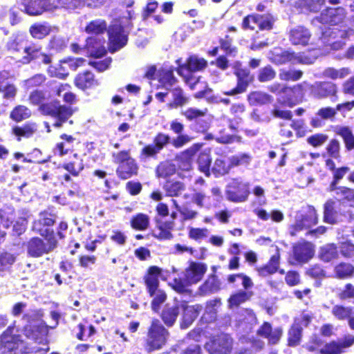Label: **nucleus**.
I'll return each mask as SVG.
<instances>
[{
    "mask_svg": "<svg viewBox=\"0 0 354 354\" xmlns=\"http://www.w3.org/2000/svg\"><path fill=\"white\" fill-rule=\"evenodd\" d=\"M46 243H44L41 239L32 238L27 243V252L28 255L32 257H39L44 254H48L53 251L57 244V241L54 236H50L46 238Z\"/></svg>",
    "mask_w": 354,
    "mask_h": 354,
    "instance_id": "9d476101",
    "label": "nucleus"
},
{
    "mask_svg": "<svg viewBox=\"0 0 354 354\" xmlns=\"http://www.w3.org/2000/svg\"><path fill=\"white\" fill-rule=\"evenodd\" d=\"M40 111L46 115H50L56 119L53 126L59 128L73 115V110L71 107L57 105L54 103L43 104L40 106Z\"/></svg>",
    "mask_w": 354,
    "mask_h": 354,
    "instance_id": "6e6552de",
    "label": "nucleus"
},
{
    "mask_svg": "<svg viewBox=\"0 0 354 354\" xmlns=\"http://www.w3.org/2000/svg\"><path fill=\"white\" fill-rule=\"evenodd\" d=\"M210 163V150L209 149H206L200 153L198 159V164L200 171L207 176H209Z\"/></svg>",
    "mask_w": 354,
    "mask_h": 354,
    "instance_id": "a18cd8bd",
    "label": "nucleus"
},
{
    "mask_svg": "<svg viewBox=\"0 0 354 354\" xmlns=\"http://www.w3.org/2000/svg\"><path fill=\"white\" fill-rule=\"evenodd\" d=\"M310 321L308 315H303L301 319H297L288 333V342L290 346L299 343L301 335V326H306Z\"/></svg>",
    "mask_w": 354,
    "mask_h": 354,
    "instance_id": "4be33fe9",
    "label": "nucleus"
},
{
    "mask_svg": "<svg viewBox=\"0 0 354 354\" xmlns=\"http://www.w3.org/2000/svg\"><path fill=\"white\" fill-rule=\"evenodd\" d=\"M62 167L73 176H77L84 167L83 159L75 153L68 161L63 163Z\"/></svg>",
    "mask_w": 354,
    "mask_h": 354,
    "instance_id": "bb28decb",
    "label": "nucleus"
},
{
    "mask_svg": "<svg viewBox=\"0 0 354 354\" xmlns=\"http://www.w3.org/2000/svg\"><path fill=\"white\" fill-rule=\"evenodd\" d=\"M113 161L119 165L116 173L120 178H129L138 172V166L135 160L127 151L113 153Z\"/></svg>",
    "mask_w": 354,
    "mask_h": 354,
    "instance_id": "423d86ee",
    "label": "nucleus"
},
{
    "mask_svg": "<svg viewBox=\"0 0 354 354\" xmlns=\"http://www.w3.org/2000/svg\"><path fill=\"white\" fill-rule=\"evenodd\" d=\"M37 131L35 123H28L23 127H15L12 129L13 133L19 137L29 138Z\"/></svg>",
    "mask_w": 354,
    "mask_h": 354,
    "instance_id": "603ef678",
    "label": "nucleus"
},
{
    "mask_svg": "<svg viewBox=\"0 0 354 354\" xmlns=\"http://www.w3.org/2000/svg\"><path fill=\"white\" fill-rule=\"evenodd\" d=\"M161 274L160 268L157 266L149 268L147 274L145 277V282L148 292H153V290L159 288V276Z\"/></svg>",
    "mask_w": 354,
    "mask_h": 354,
    "instance_id": "c756f323",
    "label": "nucleus"
},
{
    "mask_svg": "<svg viewBox=\"0 0 354 354\" xmlns=\"http://www.w3.org/2000/svg\"><path fill=\"white\" fill-rule=\"evenodd\" d=\"M312 94L318 98L335 96L337 88L336 84L332 82H316L310 86Z\"/></svg>",
    "mask_w": 354,
    "mask_h": 354,
    "instance_id": "b1692460",
    "label": "nucleus"
},
{
    "mask_svg": "<svg viewBox=\"0 0 354 354\" xmlns=\"http://www.w3.org/2000/svg\"><path fill=\"white\" fill-rule=\"evenodd\" d=\"M206 66V60L203 58L193 55L187 60V65H179L178 73L180 75L185 77V78H186V81L192 84L194 78L192 77H189L190 72L201 71L205 68Z\"/></svg>",
    "mask_w": 354,
    "mask_h": 354,
    "instance_id": "2eb2a0df",
    "label": "nucleus"
},
{
    "mask_svg": "<svg viewBox=\"0 0 354 354\" xmlns=\"http://www.w3.org/2000/svg\"><path fill=\"white\" fill-rule=\"evenodd\" d=\"M230 168L231 167L230 163L229 165H227L224 160L221 159H216L214 163L212 170L216 176H223L228 173Z\"/></svg>",
    "mask_w": 354,
    "mask_h": 354,
    "instance_id": "0e129e2a",
    "label": "nucleus"
},
{
    "mask_svg": "<svg viewBox=\"0 0 354 354\" xmlns=\"http://www.w3.org/2000/svg\"><path fill=\"white\" fill-rule=\"evenodd\" d=\"M180 354H201V348L196 342L189 344L184 340L180 346Z\"/></svg>",
    "mask_w": 354,
    "mask_h": 354,
    "instance_id": "69168bd1",
    "label": "nucleus"
},
{
    "mask_svg": "<svg viewBox=\"0 0 354 354\" xmlns=\"http://www.w3.org/2000/svg\"><path fill=\"white\" fill-rule=\"evenodd\" d=\"M220 288V283L214 275L210 276L200 287L203 295H208L217 292Z\"/></svg>",
    "mask_w": 354,
    "mask_h": 354,
    "instance_id": "c03bdc74",
    "label": "nucleus"
},
{
    "mask_svg": "<svg viewBox=\"0 0 354 354\" xmlns=\"http://www.w3.org/2000/svg\"><path fill=\"white\" fill-rule=\"evenodd\" d=\"M150 297H153L151 308L154 312H158L161 305L166 301L167 295L162 290L158 288L153 290V292H148Z\"/></svg>",
    "mask_w": 354,
    "mask_h": 354,
    "instance_id": "37998d69",
    "label": "nucleus"
},
{
    "mask_svg": "<svg viewBox=\"0 0 354 354\" xmlns=\"http://www.w3.org/2000/svg\"><path fill=\"white\" fill-rule=\"evenodd\" d=\"M60 139L61 141L56 144L54 153L59 156H64L73 148L75 138L71 135L64 133L60 136Z\"/></svg>",
    "mask_w": 354,
    "mask_h": 354,
    "instance_id": "c85d7f7f",
    "label": "nucleus"
},
{
    "mask_svg": "<svg viewBox=\"0 0 354 354\" xmlns=\"http://www.w3.org/2000/svg\"><path fill=\"white\" fill-rule=\"evenodd\" d=\"M258 335L268 339L270 344H277L282 335V330L281 328H272L271 325L265 322L261 328L258 330Z\"/></svg>",
    "mask_w": 354,
    "mask_h": 354,
    "instance_id": "a878e982",
    "label": "nucleus"
},
{
    "mask_svg": "<svg viewBox=\"0 0 354 354\" xmlns=\"http://www.w3.org/2000/svg\"><path fill=\"white\" fill-rule=\"evenodd\" d=\"M124 21H127L126 17H123L121 21H114L108 30L109 50L111 53L120 50L127 43V34L124 30L127 25Z\"/></svg>",
    "mask_w": 354,
    "mask_h": 354,
    "instance_id": "20e7f679",
    "label": "nucleus"
},
{
    "mask_svg": "<svg viewBox=\"0 0 354 354\" xmlns=\"http://www.w3.org/2000/svg\"><path fill=\"white\" fill-rule=\"evenodd\" d=\"M180 307L183 310L180 322V327L183 329L187 328L193 323L203 308L201 304L189 306L186 302H182Z\"/></svg>",
    "mask_w": 354,
    "mask_h": 354,
    "instance_id": "a211bd4d",
    "label": "nucleus"
},
{
    "mask_svg": "<svg viewBox=\"0 0 354 354\" xmlns=\"http://www.w3.org/2000/svg\"><path fill=\"white\" fill-rule=\"evenodd\" d=\"M31 115L30 110L23 105L16 106L10 113V118L16 121L20 122L28 118Z\"/></svg>",
    "mask_w": 354,
    "mask_h": 354,
    "instance_id": "6e6d98bb",
    "label": "nucleus"
},
{
    "mask_svg": "<svg viewBox=\"0 0 354 354\" xmlns=\"http://www.w3.org/2000/svg\"><path fill=\"white\" fill-rule=\"evenodd\" d=\"M54 325L48 326L41 319V315L36 310L26 313L23 319L27 324L24 326V334L35 341L39 345L28 348L19 336L12 335L14 328L9 327L1 337V354H45L48 350L47 335L48 328H53L58 324L59 315L55 311L50 313Z\"/></svg>",
    "mask_w": 354,
    "mask_h": 354,
    "instance_id": "f257e3e1",
    "label": "nucleus"
},
{
    "mask_svg": "<svg viewBox=\"0 0 354 354\" xmlns=\"http://www.w3.org/2000/svg\"><path fill=\"white\" fill-rule=\"evenodd\" d=\"M158 78V82L167 90L171 89L176 81L170 67H164L159 70Z\"/></svg>",
    "mask_w": 354,
    "mask_h": 354,
    "instance_id": "2f4dec72",
    "label": "nucleus"
},
{
    "mask_svg": "<svg viewBox=\"0 0 354 354\" xmlns=\"http://www.w3.org/2000/svg\"><path fill=\"white\" fill-rule=\"evenodd\" d=\"M164 189L167 196H178L185 191V186L180 181H169L165 185Z\"/></svg>",
    "mask_w": 354,
    "mask_h": 354,
    "instance_id": "49530a36",
    "label": "nucleus"
},
{
    "mask_svg": "<svg viewBox=\"0 0 354 354\" xmlns=\"http://www.w3.org/2000/svg\"><path fill=\"white\" fill-rule=\"evenodd\" d=\"M248 100L251 105H263L272 102V97L261 91H253L248 95Z\"/></svg>",
    "mask_w": 354,
    "mask_h": 354,
    "instance_id": "4c0bfd02",
    "label": "nucleus"
},
{
    "mask_svg": "<svg viewBox=\"0 0 354 354\" xmlns=\"http://www.w3.org/2000/svg\"><path fill=\"white\" fill-rule=\"evenodd\" d=\"M28 51V55L22 57L21 62L23 64H29L32 60L36 59L45 64L51 62V56L41 52V48L35 44H32V48H26Z\"/></svg>",
    "mask_w": 354,
    "mask_h": 354,
    "instance_id": "393cba45",
    "label": "nucleus"
},
{
    "mask_svg": "<svg viewBox=\"0 0 354 354\" xmlns=\"http://www.w3.org/2000/svg\"><path fill=\"white\" fill-rule=\"evenodd\" d=\"M149 225V217L145 214H138L131 221V227L137 230H145Z\"/></svg>",
    "mask_w": 354,
    "mask_h": 354,
    "instance_id": "de8ad7c7",
    "label": "nucleus"
},
{
    "mask_svg": "<svg viewBox=\"0 0 354 354\" xmlns=\"http://www.w3.org/2000/svg\"><path fill=\"white\" fill-rule=\"evenodd\" d=\"M58 66H50L48 68V73L51 77H58L59 79H64L68 74L65 69V66L63 62H61Z\"/></svg>",
    "mask_w": 354,
    "mask_h": 354,
    "instance_id": "338daca9",
    "label": "nucleus"
},
{
    "mask_svg": "<svg viewBox=\"0 0 354 354\" xmlns=\"http://www.w3.org/2000/svg\"><path fill=\"white\" fill-rule=\"evenodd\" d=\"M51 31L50 26L46 23H35L32 24L29 29L30 35L38 39H41L49 35Z\"/></svg>",
    "mask_w": 354,
    "mask_h": 354,
    "instance_id": "f704fd0d",
    "label": "nucleus"
},
{
    "mask_svg": "<svg viewBox=\"0 0 354 354\" xmlns=\"http://www.w3.org/2000/svg\"><path fill=\"white\" fill-rule=\"evenodd\" d=\"M314 253V245L311 243L304 241L293 246V257L297 263L308 262L313 258Z\"/></svg>",
    "mask_w": 354,
    "mask_h": 354,
    "instance_id": "dca6fc26",
    "label": "nucleus"
},
{
    "mask_svg": "<svg viewBox=\"0 0 354 354\" xmlns=\"http://www.w3.org/2000/svg\"><path fill=\"white\" fill-rule=\"evenodd\" d=\"M105 39L100 36H93L86 39V48L91 57H100L106 53L104 46Z\"/></svg>",
    "mask_w": 354,
    "mask_h": 354,
    "instance_id": "aec40b11",
    "label": "nucleus"
},
{
    "mask_svg": "<svg viewBox=\"0 0 354 354\" xmlns=\"http://www.w3.org/2000/svg\"><path fill=\"white\" fill-rule=\"evenodd\" d=\"M172 95V101L167 104L169 109H176L187 104L189 98L186 97L183 90L179 87L169 89Z\"/></svg>",
    "mask_w": 354,
    "mask_h": 354,
    "instance_id": "473e14b6",
    "label": "nucleus"
},
{
    "mask_svg": "<svg viewBox=\"0 0 354 354\" xmlns=\"http://www.w3.org/2000/svg\"><path fill=\"white\" fill-rule=\"evenodd\" d=\"M335 273L337 278L344 279L354 275V267L346 263H341L335 266Z\"/></svg>",
    "mask_w": 354,
    "mask_h": 354,
    "instance_id": "3c124183",
    "label": "nucleus"
},
{
    "mask_svg": "<svg viewBox=\"0 0 354 354\" xmlns=\"http://www.w3.org/2000/svg\"><path fill=\"white\" fill-rule=\"evenodd\" d=\"M270 59L276 64H283L290 62L292 64H311L314 59L308 57L304 54L295 53L281 48H274L270 53Z\"/></svg>",
    "mask_w": 354,
    "mask_h": 354,
    "instance_id": "0eeeda50",
    "label": "nucleus"
},
{
    "mask_svg": "<svg viewBox=\"0 0 354 354\" xmlns=\"http://www.w3.org/2000/svg\"><path fill=\"white\" fill-rule=\"evenodd\" d=\"M342 352V346L340 345L339 340L333 341L326 344L320 350V353L322 354H340Z\"/></svg>",
    "mask_w": 354,
    "mask_h": 354,
    "instance_id": "680f3d73",
    "label": "nucleus"
},
{
    "mask_svg": "<svg viewBox=\"0 0 354 354\" xmlns=\"http://www.w3.org/2000/svg\"><path fill=\"white\" fill-rule=\"evenodd\" d=\"M207 271V266L202 263L192 262L185 271V279L189 284L198 283Z\"/></svg>",
    "mask_w": 354,
    "mask_h": 354,
    "instance_id": "5701e85b",
    "label": "nucleus"
},
{
    "mask_svg": "<svg viewBox=\"0 0 354 354\" xmlns=\"http://www.w3.org/2000/svg\"><path fill=\"white\" fill-rule=\"evenodd\" d=\"M324 3V0H299L298 6L310 12H317Z\"/></svg>",
    "mask_w": 354,
    "mask_h": 354,
    "instance_id": "4d7b16f0",
    "label": "nucleus"
},
{
    "mask_svg": "<svg viewBox=\"0 0 354 354\" xmlns=\"http://www.w3.org/2000/svg\"><path fill=\"white\" fill-rule=\"evenodd\" d=\"M55 0H23L21 10L29 15H39L57 9Z\"/></svg>",
    "mask_w": 354,
    "mask_h": 354,
    "instance_id": "9b49d317",
    "label": "nucleus"
},
{
    "mask_svg": "<svg viewBox=\"0 0 354 354\" xmlns=\"http://www.w3.org/2000/svg\"><path fill=\"white\" fill-rule=\"evenodd\" d=\"M234 74L237 77V85L231 91L225 92L226 95H235L244 93L252 80L250 71L246 68H236Z\"/></svg>",
    "mask_w": 354,
    "mask_h": 354,
    "instance_id": "f3484780",
    "label": "nucleus"
},
{
    "mask_svg": "<svg viewBox=\"0 0 354 354\" xmlns=\"http://www.w3.org/2000/svg\"><path fill=\"white\" fill-rule=\"evenodd\" d=\"M336 133L339 135L346 144V147L348 149L354 148V136L351 130L346 127H337Z\"/></svg>",
    "mask_w": 354,
    "mask_h": 354,
    "instance_id": "864d4df0",
    "label": "nucleus"
},
{
    "mask_svg": "<svg viewBox=\"0 0 354 354\" xmlns=\"http://www.w3.org/2000/svg\"><path fill=\"white\" fill-rule=\"evenodd\" d=\"M252 160V157L248 153H239L229 158L230 167L244 166L248 167Z\"/></svg>",
    "mask_w": 354,
    "mask_h": 354,
    "instance_id": "8fccbe9b",
    "label": "nucleus"
},
{
    "mask_svg": "<svg viewBox=\"0 0 354 354\" xmlns=\"http://www.w3.org/2000/svg\"><path fill=\"white\" fill-rule=\"evenodd\" d=\"M192 201L199 207L209 208V197L201 192H195L192 196Z\"/></svg>",
    "mask_w": 354,
    "mask_h": 354,
    "instance_id": "052dcab7",
    "label": "nucleus"
},
{
    "mask_svg": "<svg viewBox=\"0 0 354 354\" xmlns=\"http://www.w3.org/2000/svg\"><path fill=\"white\" fill-rule=\"evenodd\" d=\"M107 28V24L104 19H97L88 23L85 28V31L88 34L99 36L104 33Z\"/></svg>",
    "mask_w": 354,
    "mask_h": 354,
    "instance_id": "58836bf2",
    "label": "nucleus"
},
{
    "mask_svg": "<svg viewBox=\"0 0 354 354\" xmlns=\"http://www.w3.org/2000/svg\"><path fill=\"white\" fill-rule=\"evenodd\" d=\"M75 84L77 87L82 90L92 88L99 84L98 81L95 79L93 74L89 71L79 73L75 77Z\"/></svg>",
    "mask_w": 354,
    "mask_h": 354,
    "instance_id": "7c9ffc66",
    "label": "nucleus"
},
{
    "mask_svg": "<svg viewBox=\"0 0 354 354\" xmlns=\"http://www.w3.org/2000/svg\"><path fill=\"white\" fill-rule=\"evenodd\" d=\"M328 139V136L324 133H315L307 138V142L314 147H319L322 146Z\"/></svg>",
    "mask_w": 354,
    "mask_h": 354,
    "instance_id": "774afa93",
    "label": "nucleus"
},
{
    "mask_svg": "<svg viewBox=\"0 0 354 354\" xmlns=\"http://www.w3.org/2000/svg\"><path fill=\"white\" fill-rule=\"evenodd\" d=\"M310 37V30L303 26H295L289 31V40L293 45L306 46Z\"/></svg>",
    "mask_w": 354,
    "mask_h": 354,
    "instance_id": "412c9836",
    "label": "nucleus"
},
{
    "mask_svg": "<svg viewBox=\"0 0 354 354\" xmlns=\"http://www.w3.org/2000/svg\"><path fill=\"white\" fill-rule=\"evenodd\" d=\"M249 186V183L243 181L241 178L232 179L226 189L227 199L236 203L245 201L250 194Z\"/></svg>",
    "mask_w": 354,
    "mask_h": 354,
    "instance_id": "1a4fd4ad",
    "label": "nucleus"
},
{
    "mask_svg": "<svg viewBox=\"0 0 354 354\" xmlns=\"http://www.w3.org/2000/svg\"><path fill=\"white\" fill-rule=\"evenodd\" d=\"M168 331L158 319H154L148 331L146 348L151 352L160 349L166 343Z\"/></svg>",
    "mask_w": 354,
    "mask_h": 354,
    "instance_id": "39448f33",
    "label": "nucleus"
},
{
    "mask_svg": "<svg viewBox=\"0 0 354 354\" xmlns=\"http://www.w3.org/2000/svg\"><path fill=\"white\" fill-rule=\"evenodd\" d=\"M180 305L169 307L166 306L162 313V319L168 326H171L176 322L179 314Z\"/></svg>",
    "mask_w": 354,
    "mask_h": 354,
    "instance_id": "ea45409f",
    "label": "nucleus"
},
{
    "mask_svg": "<svg viewBox=\"0 0 354 354\" xmlns=\"http://www.w3.org/2000/svg\"><path fill=\"white\" fill-rule=\"evenodd\" d=\"M273 23V18L270 15H251L243 19L242 27L252 30H269L272 28Z\"/></svg>",
    "mask_w": 354,
    "mask_h": 354,
    "instance_id": "ddd939ff",
    "label": "nucleus"
},
{
    "mask_svg": "<svg viewBox=\"0 0 354 354\" xmlns=\"http://www.w3.org/2000/svg\"><path fill=\"white\" fill-rule=\"evenodd\" d=\"M351 73V70L348 68H342L339 69L328 68L324 71V76L332 80L343 79L350 75Z\"/></svg>",
    "mask_w": 354,
    "mask_h": 354,
    "instance_id": "09e8293b",
    "label": "nucleus"
},
{
    "mask_svg": "<svg viewBox=\"0 0 354 354\" xmlns=\"http://www.w3.org/2000/svg\"><path fill=\"white\" fill-rule=\"evenodd\" d=\"M208 235L209 230L207 228L190 227L188 232L189 238L196 241H201Z\"/></svg>",
    "mask_w": 354,
    "mask_h": 354,
    "instance_id": "bf43d9fd",
    "label": "nucleus"
},
{
    "mask_svg": "<svg viewBox=\"0 0 354 354\" xmlns=\"http://www.w3.org/2000/svg\"><path fill=\"white\" fill-rule=\"evenodd\" d=\"M322 36L320 41L325 48V50L328 53L330 50H337L342 48L346 42V40L354 35V30L352 28L345 26L322 28Z\"/></svg>",
    "mask_w": 354,
    "mask_h": 354,
    "instance_id": "f03ea898",
    "label": "nucleus"
},
{
    "mask_svg": "<svg viewBox=\"0 0 354 354\" xmlns=\"http://www.w3.org/2000/svg\"><path fill=\"white\" fill-rule=\"evenodd\" d=\"M78 333H77V337L80 340H86L88 337H91L95 333L94 326L90 325L86 327L84 325L80 324L77 326Z\"/></svg>",
    "mask_w": 354,
    "mask_h": 354,
    "instance_id": "e2e57ef3",
    "label": "nucleus"
},
{
    "mask_svg": "<svg viewBox=\"0 0 354 354\" xmlns=\"http://www.w3.org/2000/svg\"><path fill=\"white\" fill-rule=\"evenodd\" d=\"M221 305V301L220 299H214L208 301L206 304L203 319L209 322L214 321Z\"/></svg>",
    "mask_w": 354,
    "mask_h": 354,
    "instance_id": "72a5a7b5",
    "label": "nucleus"
},
{
    "mask_svg": "<svg viewBox=\"0 0 354 354\" xmlns=\"http://www.w3.org/2000/svg\"><path fill=\"white\" fill-rule=\"evenodd\" d=\"M253 295L252 291L240 290L232 295L228 299V305L230 308H236L241 304L249 300Z\"/></svg>",
    "mask_w": 354,
    "mask_h": 354,
    "instance_id": "e433bc0d",
    "label": "nucleus"
},
{
    "mask_svg": "<svg viewBox=\"0 0 354 354\" xmlns=\"http://www.w3.org/2000/svg\"><path fill=\"white\" fill-rule=\"evenodd\" d=\"M157 229L153 232V236L158 239L166 240L172 238L171 231L174 227V221H163L156 219Z\"/></svg>",
    "mask_w": 354,
    "mask_h": 354,
    "instance_id": "cd10ccee",
    "label": "nucleus"
},
{
    "mask_svg": "<svg viewBox=\"0 0 354 354\" xmlns=\"http://www.w3.org/2000/svg\"><path fill=\"white\" fill-rule=\"evenodd\" d=\"M279 254L277 252L272 256L267 265L257 269L259 274L262 277H266L276 272L279 268Z\"/></svg>",
    "mask_w": 354,
    "mask_h": 354,
    "instance_id": "c9c22d12",
    "label": "nucleus"
},
{
    "mask_svg": "<svg viewBox=\"0 0 354 354\" xmlns=\"http://www.w3.org/2000/svg\"><path fill=\"white\" fill-rule=\"evenodd\" d=\"M317 214L313 207H302L296 212L295 220L290 226V235L295 236L298 232L310 228L317 223Z\"/></svg>",
    "mask_w": 354,
    "mask_h": 354,
    "instance_id": "7ed1b4c3",
    "label": "nucleus"
},
{
    "mask_svg": "<svg viewBox=\"0 0 354 354\" xmlns=\"http://www.w3.org/2000/svg\"><path fill=\"white\" fill-rule=\"evenodd\" d=\"M336 133L339 135L346 144V147L348 149L354 148V136L351 130L346 127H337Z\"/></svg>",
    "mask_w": 354,
    "mask_h": 354,
    "instance_id": "5fc2aeb1",
    "label": "nucleus"
},
{
    "mask_svg": "<svg viewBox=\"0 0 354 354\" xmlns=\"http://www.w3.org/2000/svg\"><path fill=\"white\" fill-rule=\"evenodd\" d=\"M337 257L338 252L337 247L333 243L327 244L320 248L319 257L325 262H329L337 258Z\"/></svg>",
    "mask_w": 354,
    "mask_h": 354,
    "instance_id": "a19ab883",
    "label": "nucleus"
},
{
    "mask_svg": "<svg viewBox=\"0 0 354 354\" xmlns=\"http://www.w3.org/2000/svg\"><path fill=\"white\" fill-rule=\"evenodd\" d=\"M6 46L10 51L13 53L23 51L25 55H28L29 50H26V48H32V44H28L27 37L25 34L17 32L9 38Z\"/></svg>",
    "mask_w": 354,
    "mask_h": 354,
    "instance_id": "6ab92c4d",
    "label": "nucleus"
},
{
    "mask_svg": "<svg viewBox=\"0 0 354 354\" xmlns=\"http://www.w3.org/2000/svg\"><path fill=\"white\" fill-rule=\"evenodd\" d=\"M337 203L328 201L324 205V221L330 224H334L337 221V213L335 211Z\"/></svg>",
    "mask_w": 354,
    "mask_h": 354,
    "instance_id": "79ce46f5",
    "label": "nucleus"
},
{
    "mask_svg": "<svg viewBox=\"0 0 354 354\" xmlns=\"http://www.w3.org/2000/svg\"><path fill=\"white\" fill-rule=\"evenodd\" d=\"M346 17L344 8L339 7L337 8H327L312 20V24L318 26L319 24L337 25L343 21Z\"/></svg>",
    "mask_w": 354,
    "mask_h": 354,
    "instance_id": "f8f14e48",
    "label": "nucleus"
},
{
    "mask_svg": "<svg viewBox=\"0 0 354 354\" xmlns=\"http://www.w3.org/2000/svg\"><path fill=\"white\" fill-rule=\"evenodd\" d=\"M175 166L169 162H162L158 165L156 169L159 177L167 178L175 173Z\"/></svg>",
    "mask_w": 354,
    "mask_h": 354,
    "instance_id": "13d9d810",
    "label": "nucleus"
},
{
    "mask_svg": "<svg viewBox=\"0 0 354 354\" xmlns=\"http://www.w3.org/2000/svg\"><path fill=\"white\" fill-rule=\"evenodd\" d=\"M232 348V340L227 335L221 333L205 344V348L209 354H229Z\"/></svg>",
    "mask_w": 354,
    "mask_h": 354,
    "instance_id": "4468645a",
    "label": "nucleus"
}]
</instances>
